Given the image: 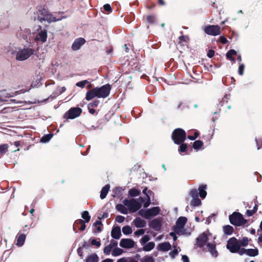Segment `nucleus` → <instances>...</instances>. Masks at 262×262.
<instances>
[{"instance_id": "nucleus-1", "label": "nucleus", "mask_w": 262, "mask_h": 262, "mask_svg": "<svg viewBox=\"0 0 262 262\" xmlns=\"http://www.w3.org/2000/svg\"><path fill=\"white\" fill-rule=\"evenodd\" d=\"M35 50L33 48L31 44L26 45L23 47L15 48V50L12 54L15 57L17 61H23L27 60L30 57L34 55Z\"/></svg>"}, {"instance_id": "nucleus-2", "label": "nucleus", "mask_w": 262, "mask_h": 262, "mask_svg": "<svg viewBox=\"0 0 262 262\" xmlns=\"http://www.w3.org/2000/svg\"><path fill=\"white\" fill-rule=\"evenodd\" d=\"M111 90V88L109 84H105L100 88H95L86 92L85 99L89 101L95 97L105 98L109 95Z\"/></svg>"}, {"instance_id": "nucleus-3", "label": "nucleus", "mask_w": 262, "mask_h": 262, "mask_svg": "<svg viewBox=\"0 0 262 262\" xmlns=\"http://www.w3.org/2000/svg\"><path fill=\"white\" fill-rule=\"evenodd\" d=\"M160 211L159 207H154L148 209H141L139 211V214L146 220H150L157 215Z\"/></svg>"}, {"instance_id": "nucleus-4", "label": "nucleus", "mask_w": 262, "mask_h": 262, "mask_svg": "<svg viewBox=\"0 0 262 262\" xmlns=\"http://www.w3.org/2000/svg\"><path fill=\"white\" fill-rule=\"evenodd\" d=\"M229 219L230 223L236 226H241L247 223V221L244 219L242 214L237 212H234L230 215Z\"/></svg>"}, {"instance_id": "nucleus-5", "label": "nucleus", "mask_w": 262, "mask_h": 262, "mask_svg": "<svg viewBox=\"0 0 262 262\" xmlns=\"http://www.w3.org/2000/svg\"><path fill=\"white\" fill-rule=\"evenodd\" d=\"M186 136L185 132L181 128L176 129L171 135L173 141L177 144L182 143L185 140Z\"/></svg>"}, {"instance_id": "nucleus-6", "label": "nucleus", "mask_w": 262, "mask_h": 262, "mask_svg": "<svg viewBox=\"0 0 262 262\" xmlns=\"http://www.w3.org/2000/svg\"><path fill=\"white\" fill-rule=\"evenodd\" d=\"M122 203L127 207V210H129L130 212L137 211L141 207L140 203L134 199L130 200L124 199Z\"/></svg>"}, {"instance_id": "nucleus-7", "label": "nucleus", "mask_w": 262, "mask_h": 262, "mask_svg": "<svg viewBox=\"0 0 262 262\" xmlns=\"http://www.w3.org/2000/svg\"><path fill=\"white\" fill-rule=\"evenodd\" d=\"M187 219L185 217L181 216L177 220L176 225L174 227V231L179 235L185 234L184 226L187 222Z\"/></svg>"}, {"instance_id": "nucleus-8", "label": "nucleus", "mask_w": 262, "mask_h": 262, "mask_svg": "<svg viewBox=\"0 0 262 262\" xmlns=\"http://www.w3.org/2000/svg\"><path fill=\"white\" fill-rule=\"evenodd\" d=\"M16 35L18 37H21L27 42L31 43V39L32 38V34L31 30L24 27H20L19 30L17 31Z\"/></svg>"}, {"instance_id": "nucleus-9", "label": "nucleus", "mask_w": 262, "mask_h": 262, "mask_svg": "<svg viewBox=\"0 0 262 262\" xmlns=\"http://www.w3.org/2000/svg\"><path fill=\"white\" fill-rule=\"evenodd\" d=\"M226 247L231 253H236L239 250L241 244L236 238L232 237L228 240Z\"/></svg>"}, {"instance_id": "nucleus-10", "label": "nucleus", "mask_w": 262, "mask_h": 262, "mask_svg": "<svg viewBox=\"0 0 262 262\" xmlns=\"http://www.w3.org/2000/svg\"><path fill=\"white\" fill-rule=\"evenodd\" d=\"M205 32L209 35L216 36L221 33L220 27L217 25H210L204 29Z\"/></svg>"}, {"instance_id": "nucleus-11", "label": "nucleus", "mask_w": 262, "mask_h": 262, "mask_svg": "<svg viewBox=\"0 0 262 262\" xmlns=\"http://www.w3.org/2000/svg\"><path fill=\"white\" fill-rule=\"evenodd\" d=\"M82 110L79 107H73L70 108L65 114V117L68 119H73L80 115Z\"/></svg>"}, {"instance_id": "nucleus-12", "label": "nucleus", "mask_w": 262, "mask_h": 262, "mask_svg": "<svg viewBox=\"0 0 262 262\" xmlns=\"http://www.w3.org/2000/svg\"><path fill=\"white\" fill-rule=\"evenodd\" d=\"M47 31L45 29H41L40 26L37 30V33L35 36V40L37 41H41L42 42H45L47 40Z\"/></svg>"}, {"instance_id": "nucleus-13", "label": "nucleus", "mask_w": 262, "mask_h": 262, "mask_svg": "<svg viewBox=\"0 0 262 262\" xmlns=\"http://www.w3.org/2000/svg\"><path fill=\"white\" fill-rule=\"evenodd\" d=\"M143 193L145 194L147 197V201L144 202V199L140 197L139 198L140 201L142 203H144L143 204V207L144 208H147L148 207L150 204V195L152 193V191L151 190H147V188L146 187L143 190Z\"/></svg>"}, {"instance_id": "nucleus-14", "label": "nucleus", "mask_w": 262, "mask_h": 262, "mask_svg": "<svg viewBox=\"0 0 262 262\" xmlns=\"http://www.w3.org/2000/svg\"><path fill=\"white\" fill-rule=\"evenodd\" d=\"M134 242L128 238H123L120 242V246L124 248H132L134 246Z\"/></svg>"}, {"instance_id": "nucleus-15", "label": "nucleus", "mask_w": 262, "mask_h": 262, "mask_svg": "<svg viewBox=\"0 0 262 262\" xmlns=\"http://www.w3.org/2000/svg\"><path fill=\"white\" fill-rule=\"evenodd\" d=\"M48 11L44 8H39L36 12L37 17H35V19L38 20L40 22H42L45 20L46 15L47 14Z\"/></svg>"}, {"instance_id": "nucleus-16", "label": "nucleus", "mask_w": 262, "mask_h": 262, "mask_svg": "<svg viewBox=\"0 0 262 262\" xmlns=\"http://www.w3.org/2000/svg\"><path fill=\"white\" fill-rule=\"evenodd\" d=\"M149 225L154 230L159 231L161 228V220L159 219H154L149 223Z\"/></svg>"}, {"instance_id": "nucleus-17", "label": "nucleus", "mask_w": 262, "mask_h": 262, "mask_svg": "<svg viewBox=\"0 0 262 262\" xmlns=\"http://www.w3.org/2000/svg\"><path fill=\"white\" fill-rule=\"evenodd\" d=\"M85 42V40L83 38H78L75 39L72 46V49L74 51L79 50Z\"/></svg>"}, {"instance_id": "nucleus-18", "label": "nucleus", "mask_w": 262, "mask_h": 262, "mask_svg": "<svg viewBox=\"0 0 262 262\" xmlns=\"http://www.w3.org/2000/svg\"><path fill=\"white\" fill-rule=\"evenodd\" d=\"M66 18V16H62L61 17H59V18H56V17L53 16L52 14H51L50 13H49L48 11L47 14L46 15V17L45 18L44 21H47L48 23H51L52 22L61 20V19H62L63 18Z\"/></svg>"}, {"instance_id": "nucleus-19", "label": "nucleus", "mask_w": 262, "mask_h": 262, "mask_svg": "<svg viewBox=\"0 0 262 262\" xmlns=\"http://www.w3.org/2000/svg\"><path fill=\"white\" fill-rule=\"evenodd\" d=\"M208 237L206 234L203 233L197 238V243L199 247H202L207 241Z\"/></svg>"}, {"instance_id": "nucleus-20", "label": "nucleus", "mask_w": 262, "mask_h": 262, "mask_svg": "<svg viewBox=\"0 0 262 262\" xmlns=\"http://www.w3.org/2000/svg\"><path fill=\"white\" fill-rule=\"evenodd\" d=\"M207 248L208 251L213 257H216L217 256L218 252L215 249V245L214 244L208 243L207 245Z\"/></svg>"}, {"instance_id": "nucleus-21", "label": "nucleus", "mask_w": 262, "mask_h": 262, "mask_svg": "<svg viewBox=\"0 0 262 262\" xmlns=\"http://www.w3.org/2000/svg\"><path fill=\"white\" fill-rule=\"evenodd\" d=\"M134 223L137 228H143L146 225V222L140 217H136L134 220Z\"/></svg>"}, {"instance_id": "nucleus-22", "label": "nucleus", "mask_w": 262, "mask_h": 262, "mask_svg": "<svg viewBox=\"0 0 262 262\" xmlns=\"http://www.w3.org/2000/svg\"><path fill=\"white\" fill-rule=\"evenodd\" d=\"M66 90V88L64 86H58L57 91H59V92L57 94H55V92H53L52 94L47 98V100H53V99L55 98L57 96L64 92Z\"/></svg>"}, {"instance_id": "nucleus-23", "label": "nucleus", "mask_w": 262, "mask_h": 262, "mask_svg": "<svg viewBox=\"0 0 262 262\" xmlns=\"http://www.w3.org/2000/svg\"><path fill=\"white\" fill-rule=\"evenodd\" d=\"M171 245L168 242H164L158 245V249L159 250L162 251H167L171 249Z\"/></svg>"}, {"instance_id": "nucleus-24", "label": "nucleus", "mask_w": 262, "mask_h": 262, "mask_svg": "<svg viewBox=\"0 0 262 262\" xmlns=\"http://www.w3.org/2000/svg\"><path fill=\"white\" fill-rule=\"evenodd\" d=\"M121 230L120 227L114 228L111 232V235L112 237L115 239H119L121 236Z\"/></svg>"}, {"instance_id": "nucleus-25", "label": "nucleus", "mask_w": 262, "mask_h": 262, "mask_svg": "<svg viewBox=\"0 0 262 262\" xmlns=\"http://www.w3.org/2000/svg\"><path fill=\"white\" fill-rule=\"evenodd\" d=\"M116 209L120 212L121 213L124 214H126L128 213V210L127 207L125 206L123 204H117L116 206Z\"/></svg>"}, {"instance_id": "nucleus-26", "label": "nucleus", "mask_w": 262, "mask_h": 262, "mask_svg": "<svg viewBox=\"0 0 262 262\" xmlns=\"http://www.w3.org/2000/svg\"><path fill=\"white\" fill-rule=\"evenodd\" d=\"M206 185H201L199 186V195L201 198H202V199H204L206 196V194H207V192L206 191Z\"/></svg>"}, {"instance_id": "nucleus-27", "label": "nucleus", "mask_w": 262, "mask_h": 262, "mask_svg": "<svg viewBox=\"0 0 262 262\" xmlns=\"http://www.w3.org/2000/svg\"><path fill=\"white\" fill-rule=\"evenodd\" d=\"M155 243L153 242H150L144 245L142 249L144 251H150L155 248Z\"/></svg>"}, {"instance_id": "nucleus-28", "label": "nucleus", "mask_w": 262, "mask_h": 262, "mask_svg": "<svg viewBox=\"0 0 262 262\" xmlns=\"http://www.w3.org/2000/svg\"><path fill=\"white\" fill-rule=\"evenodd\" d=\"M110 189V185H106L104 187H103L100 192V198L101 199H104L107 195V194Z\"/></svg>"}, {"instance_id": "nucleus-29", "label": "nucleus", "mask_w": 262, "mask_h": 262, "mask_svg": "<svg viewBox=\"0 0 262 262\" xmlns=\"http://www.w3.org/2000/svg\"><path fill=\"white\" fill-rule=\"evenodd\" d=\"M98 255L94 253L88 256L85 259V262H98Z\"/></svg>"}, {"instance_id": "nucleus-30", "label": "nucleus", "mask_w": 262, "mask_h": 262, "mask_svg": "<svg viewBox=\"0 0 262 262\" xmlns=\"http://www.w3.org/2000/svg\"><path fill=\"white\" fill-rule=\"evenodd\" d=\"M223 231L226 235H231L233 232V228L230 225H226L223 227Z\"/></svg>"}, {"instance_id": "nucleus-31", "label": "nucleus", "mask_w": 262, "mask_h": 262, "mask_svg": "<svg viewBox=\"0 0 262 262\" xmlns=\"http://www.w3.org/2000/svg\"><path fill=\"white\" fill-rule=\"evenodd\" d=\"M258 254V250L257 249H248L246 255L250 256H255Z\"/></svg>"}, {"instance_id": "nucleus-32", "label": "nucleus", "mask_w": 262, "mask_h": 262, "mask_svg": "<svg viewBox=\"0 0 262 262\" xmlns=\"http://www.w3.org/2000/svg\"><path fill=\"white\" fill-rule=\"evenodd\" d=\"M25 239L26 235L25 234H21L19 235L17 237L16 245L19 247L23 246L25 241Z\"/></svg>"}, {"instance_id": "nucleus-33", "label": "nucleus", "mask_w": 262, "mask_h": 262, "mask_svg": "<svg viewBox=\"0 0 262 262\" xmlns=\"http://www.w3.org/2000/svg\"><path fill=\"white\" fill-rule=\"evenodd\" d=\"M236 52L233 50L231 49L229 51H228V52L226 54V57L228 59L232 60L234 61V58L232 57L233 55H236Z\"/></svg>"}, {"instance_id": "nucleus-34", "label": "nucleus", "mask_w": 262, "mask_h": 262, "mask_svg": "<svg viewBox=\"0 0 262 262\" xmlns=\"http://www.w3.org/2000/svg\"><path fill=\"white\" fill-rule=\"evenodd\" d=\"M140 193V191L136 188L130 189L128 191L129 195L133 197L138 196Z\"/></svg>"}, {"instance_id": "nucleus-35", "label": "nucleus", "mask_w": 262, "mask_h": 262, "mask_svg": "<svg viewBox=\"0 0 262 262\" xmlns=\"http://www.w3.org/2000/svg\"><path fill=\"white\" fill-rule=\"evenodd\" d=\"M201 204V201L200 199L198 198H192V201L190 202V205L193 207L198 206Z\"/></svg>"}, {"instance_id": "nucleus-36", "label": "nucleus", "mask_w": 262, "mask_h": 262, "mask_svg": "<svg viewBox=\"0 0 262 262\" xmlns=\"http://www.w3.org/2000/svg\"><path fill=\"white\" fill-rule=\"evenodd\" d=\"M53 137V134H50L46 135L43 136L41 139H40V142L43 143H46L49 142L51 139Z\"/></svg>"}, {"instance_id": "nucleus-37", "label": "nucleus", "mask_w": 262, "mask_h": 262, "mask_svg": "<svg viewBox=\"0 0 262 262\" xmlns=\"http://www.w3.org/2000/svg\"><path fill=\"white\" fill-rule=\"evenodd\" d=\"M203 145V143L200 140H196L193 142V147L195 150H198Z\"/></svg>"}, {"instance_id": "nucleus-38", "label": "nucleus", "mask_w": 262, "mask_h": 262, "mask_svg": "<svg viewBox=\"0 0 262 262\" xmlns=\"http://www.w3.org/2000/svg\"><path fill=\"white\" fill-rule=\"evenodd\" d=\"M132 229L129 226H126L123 227L122 232L125 235H128L132 233Z\"/></svg>"}, {"instance_id": "nucleus-39", "label": "nucleus", "mask_w": 262, "mask_h": 262, "mask_svg": "<svg viewBox=\"0 0 262 262\" xmlns=\"http://www.w3.org/2000/svg\"><path fill=\"white\" fill-rule=\"evenodd\" d=\"M82 217L85 220L86 223H88L90 219L91 216L89 215V212L87 211H84L82 213Z\"/></svg>"}, {"instance_id": "nucleus-40", "label": "nucleus", "mask_w": 262, "mask_h": 262, "mask_svg": "<svg viewBox=\"0 0 262 262\" xmlns=\"http://www.w3.org/2000/svg\"><path fill=\"white\" fill-rule=\"evenodd\" d=\"M123 250L119 248H115L112 251V255L114 256L121 255L123 252Z\"/></svg>"}, {"instance_id": "nucleus-41", "label": "nucleus", "mask_w": 262, "mask_h": 262, "mask_svg": "<svg viewBox=\"0 0 262 262\" xmlns=\"http://www.w3.org/2000/svg\"><path fill=\"white\" fill-rule=\"evenodd\" d=\"M8 146L7 144L0 145V155L5 154L8 151Z\"/></svg>"}, {"instance_id": "nucleus-42", "label": "nucleus", "mask_w": 262, "mask_h": 262, "mask_svg": "<svg viewBox=\"0 0 262 262\" xmlns=\"http://www.w3.org/2000/svg\"><path fill=\"white\" fill-rule=\"evenodd\" d=\"M90 83V81H89L87 80H82L79 82H78L76 83V85L78 87H80L81 88H83L86 84Z\"/></svg>"}, {"instance_id": "nucleus-43", "label": "nucleus", "mask_w": 262, "mask_h": 262, "mask_svg": "<svg viewBox=\"0 0 262 262\" xmlns=\"http://www.w3.org/2000/svg\"><path fill=\"white\" fill-rule=\"evenodd\" d=\"M150 238L148 235H145L140 240V243L142 245H144L149 241Z\"/></svg>"}, {"instance_id": "nucleus-44", "label": "nucleus", "mask_w": 262, "mask_h": 262, "mask_svg": "<svg viewBox=\"0 0 262 262\" xmlns=\"http://www.w3.org/2000/svg\"><path fill=\"white\" fill-rule=\"evenodd\" d=\"M112 249V247L108 245L104 247L103 252L106 255H110Z\"/></svg>"}, {"instance_id": "nucleus-45", "label": "nucleus", "mask_w": 262, "mask_h": 262, "mask_svg": "<svg viewBox=\"0 0 262 262\" xmlns=\"http://www.w3.org/2000/svg\"><path fill=\"white\" fill-rule=\"evenodd\" d=\"M84 223V221L81 219H79V220L76 221L73 225L74 230H75L76 228H78L79 225H81Z\"/></svg>"}, {"instance_id": "nucleus-46", "label": "nucleus", "mask_w": 262, "mask_h": 262, "mask_svg": "<svg viewBox=\"0 0 262 262\" xmlns=\"http://www.w3.org/2000/svg\"><path fill=\"white\" fill-rule=\"evenodd\" d=\"M94 225L97 227V230L98 232H100L101 231L102 229L101 228V225H102V223L100 221H97L94 223Z\"/></svg>"}, {"instance_id": "nucleus-47", "label": "nucleus", "mask_w": 262, "mask_h": 262, "mask_svg": "<svg viewBox=\"0 0 262 262\" xmlns=\"http://www.w3.org/2000/svg\"><path fill=\"white\" fill-rule=\"evenodd\" d=\"M198 191L196 189H192L190 191L189 193V195L192 198H198Z\"/></svg>"}, {"instance_id": "nucleus-48", "label": "nucleus", "mask_w": 262, "mask_h": 262, "mask_svg": "<svg viewBox=\"0 0 262 262\" xmlns=\"http://www.w3.org/2000/svg\"><path fill=\"white\" fill-rule=\"evenodd\" d=\"M142 262H154V259L151 256H145L142 259Z\"/></svg>"}, {"instance_id": "nucleus-49", "label": "nucleus", "mask_w": 262, "mask_h": 262, "mask_svg": "<svg viewBox=\"0 0 262 262\" xmlns=\"http://www.w3.org/2000/svg\"><path fill=\"white\" fill-rule=\"evenodd\" d=\"M241 244V246H246L248 244V239L247 237H245L242 238V239L239 242Z\"/></svg>"}, {"instance_id": "nucleus-50", "label": "nucleus", "mask_w": 262, "mask_h": 262, "mask_svg": "<svg viewBox=\"0 0 262 262\" xmlns=\"http://www.w3.org/2000/svg\"><path fill=\"white\" fill-rule=\"evenodd\" d=\"M174 247V249L171 251L169 254L170 255V256L172 257V258H174L178 254V250L177 248H176V247Z\"/></svg>"}, {"instance_id": "nucleus-51", "label": "nucleus", "mask_w": 262, "mask_h": 262, "mask_svg": "<svg viewBox=\"0 0 262 262\" xmlns=\"http://www.w3.org/2000/svg\"><path fill=\"white\" fill-rule=\"evenodd\" d=\"M125 217L121 215H117L116 217V221L119 223H121L124 221Z\"/></svg>"}, {"instance_id": "nucleus-52", "label": "nucleus", "mask_w": 262, "mask_h": 262, "mask_svg": "<svg viewBox=\"0 0 262 262\" xmlns=\"http://www.w3.org/2000/svg\"><path fill=\"white\" fill-rule=\"evenodd\" d=\"M91 244L96 246L97 247H99L101 246L100 242L97 241L96 239H93L91 241Z\"/></svg>"}, {"instance_id": "nucleus-53", "label": "nucleus", "mask_w": 262, "mask_h": 262, "mask_svg": "<svg viewBox=\"0 0 262 262\" xmlns=\"http://www.w3.org/2000/svg\"><path fill=\"white\" fill-rule=\"evenodd\" d=\"M145 233V230L143 229H139L134 232V234L136 236L143 235Z\"/></svg>"}, {"instance_id": "nucleus-54", "label": "nucleus", "mask_w": 262, "mask_h": 262, "mask_svg": "<svg viewBox=\"0 0 262 262\" xmlns=\"http://www.w3.org/2000/svg\"><path fill=\"white\" fill-rule=\"evenodd\" d=\"M99 103H100L99 100H95L93 102L89 103L88 105H89V107H97L98 105V104H99Z\"/></svg>"}, {"instance_id": "nucleus-55", "label": "nucleus", "mask_w": 262, "mask_h": 262, "mask_svg": "<svg viewBox=\"0 0 262 262\" xmlns=\"http://www.w3.org/2000/svg\"><path fill=\"white\" fill-rule=\"evenodd\" d=\"M187 148V145L184 143L181 144L179 147V151L183 152H185Z\"/></svg>"}, {"instance_id": "nucleus-56", "label": "nucleus", "mask_w": 262, "mask_h": 262, "mask_svg": "<svg viewBox=\"0 0 262 262\" xmlns=\"http://www.w3.org/2000/svg\"><path fill=\"white\" fill-rule=\"evenodd\" d=\"M147 20L149 23H154L156 20V17L154 16H148L147 17Z\"/></svg>"}, {"instance_id": "nucleus-57", "label": "nucleus", "mask_w": 262, "mask_h": 262, "mask_svg": "<svg viewBox=\"0 0 262 262\" xmlns=\"http://www.w3.org/2000/svg\"><path fill=\"white\" fill-rule=\"evenodd\" d=\"M244 68H245V67L243 64H242L239 66V67L238 68V72L240 75H243L244 71Z\"/></svg>"}, {"instance_id": "nucleus-58", "label": "nucleus", "mask_w": 262, "mask_h": 262, "mask_svg": "<svg viewBox=\"0 0 262 262\" xmlns=\"http://www.w3.org/2000/svg\"><path fill=\"white\" fill-rule=\"evenodd\" d=\"M103 8H104V9L108 12H111L112 11V8L110 4H107L104 5L103 6Z\"/></svg>"}, {"instance_id": "nucleus-59", "label": "nucleus", "mask_w": 262, "mask_h": 262, "mask_svg": "<svg viewBox=\"0 0 262 262\" xmlns=\"http://www.w3.org/2000/svg\"><path fill=\"white\" fill-rule=\"evenodd\" d=\"M255 141L257 146V149H259L262 147V139H260L258 140L255 139Z\"/></svg>"}, {"instance_id": "nucleus-60", "label": "nucleus", "mask_w": 262, "mask_h": 262, "mask_svg": "<svg viewBox=\"0 0 262 262\" xmlns=\"http://www.w3.org/2000/svg\"><path fill=\"white\" fill-rule=\"evenodd\" d=\"M246 251L247 249L245 248H241L240 247L239 250H238L237 252H238L239 255H242L244 254H246Z\"/></svg>"}, {"instance_id": "nucleus-61", "label": "nucleus", "mask_w": 262, "mask_h": 262, "mask_svg": "<svg viewBox=\"0 0 262 262\" xmlns=\"http://www.w3.org/2000/svg\"><path fill=\"white\" fill-rule=\"evenodd\" d=\"M198 135L199 134L196 132H195L194 136L189 135L188 136V138L190 140H194L198 137Z\"/></svg>"}, {"instance_id": "nucleus-62", "label": "nucleus", "mask_w": 262, "mask_h": 262, "mask_svg": "<svg viewBox=\"0 0 262 262\" xmlns=\"http://www.w3.org/2000/svg\"><path fill=\"white\" fill-rule=\"evenodd\" d=\"M77 253L79 256L81 257V258H82V254H83V249L82 247H79L77 249Z\"/></svg>"}, {"instance_id": "nucleus-63", "label": "nucleus", "mask_w": 262, "mask_h": 262, "mask_svg": "<svg viewBox=\"0 0 262 262\" xmlns=\"http://www.w3.org/2000/svg\"><path fill=\"white\" fill-rule=\"evenodd\" d=\"M109 245L113 249L117 245V242L114 240H112Z\"/></svg>"}, {"instance_id": "nucleus-64", "label": "nucleus", "mask_w": 262, "mask_h": 262, "mask_svg": "<svg viewBox=\"0 0 262 262\" xmlns=\"http://www.w3.org/2000/svg\"><path fill=\"white\" fill-rule=\"evenodd\" d=\"M182 259L183 262H189V258L187 256L184 255L182 257Z\"/></svg>"}]
</instances>
